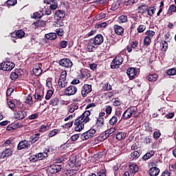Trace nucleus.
I'll list each match as a JSON object with an SVG mask.
<instances>
[{
    "label": "nucleus",
    "instance_id": "nucleus-1",
    "mask_svg": "<svg viewBox=\"0 0 176 176\" xmlns=\"http://www.w3.org/2000/svg\"><path fill=\"white\" fill-rule=\"evenodd\" d=\"M104 43V36L101 34H97L94 38H91L87 46V52L96 51V46H100Z\"/></svg>",
    "mask_w": 176,
    "mask_h": 176
},
{
    "label": "nucleus",
    "instance_id": "nucleus-2",
    "mask_svg": "<svg viewBox=\"0 0 176 176\" xmlns=\"http://www.w3.org/2000/svg\"><path fill=\"white\" fill-rule=\"evenodd\" d=\"M65 17V11L58 10L55 12V21L53 23V27L64 26V19Z\"/></svg>",
    "mask_w": 176,
    "mask_h": 176
},
{
    "label": "nucleus",
    "instance_id": "nucleus-3",
    "mask_svg": "<svg viewBox=\"0 0 176 176\" xmlns=\"http://www.w3.org/2000/svg\"><path fill=\"white\" fill-rule=\"evenodd\" d=\"M63 93L65 96L68 97L75 96L78 93V87L75 85H69L64 89Z\"/></svg>",
    "mask_w": 176,
    "mask_h": 176
},
{
    "label": "nucleus",
    "instance_id": "nucleus-4",
    "mask_svg": "<svg viewBox=\"0 0 176 176\" xmlns=\"http://www.w3.org/2000/svg\"><path fill=\"white\" fill-rule=\"evenodd\" d=\"M123 56H117L111 63V68L112 69H116V68H119V66L123 64Z\"/></svg>",
    "mask_w": 176,
    "mask_h": 176
},
{
    "label": "nucleus",
    "instance_id": "nucleus-5",
    "mask_svg": "<svg viewBox=\"0 0 176 176\" xmlns=\"http://www.w3.org/2000/svg\"><path fill=\"white\" fill-rule=\"evenodd\" d=\"M90 115H91L90 110H87L80 116H78L77 119L84 123V124H86V123L90 122Z\"/></svg>",
    "mask_w": 176,
    "mask_h": 176
},
{
    "label": "nucleus",
    "instance_id": "nucleus-6",
    "mask_svg": "<svg viewBox=\"0 0 176 176\" xmlns=\"http://www.w3.org/2000/svg\"><path fill=\"white\" fill-rule=\"evenodd\" d=\"M95 134H96V129L92 128L87 131L86 132L83 133L81 135L80 138L83 141H86L87 140H89V138L94 137Z\"/></svg>",
    "mask_w": 176,
    "mask_h": 176
},
{
    "label": "nucleus",
    "instance_id": "nucleus-7",
    "mask_svg": "<svg viewBox=\"0 0 176 176\" xmlns=\"http://www.w3.org/2000/svg\"><path fill=\"white\" fill-rule=\"evenodd\" d=\"M95 134H96V129L92 128L87 131L86 132L83 133L81 135L80 138L83 141H86L87 140H89V138L94 137Z\"/></svg>",
    "mask_w": 176,
    "mask_h": 176
},
{
    "label": "nucleus",
    "instance_id": "nucleus-8",
    "mask_svg": "<svg viewBox=\"0 0 176 176\" xmlns=\"http://www.w3.org/2000/svg\"><path fill=\"white\" fill-rule=\"evenodd\" d=\"M14 63L12 62H3L0 64V70L2 71H12L14 68Z\"/></svg>",
    "mask_w": 176,
    "mask_h": 176
},
{
    "label": "nucleus",
    "instance_id": "nucleus-9",
    "mask_svg": "<svg viewBox=\"0 0 176 176\" xmlns=\"http://www.w3.org/2000/svg\"><path fill=\"white\" fill-rule=\"evenodd\" d=\"M63 169V166L60 164H52L47 168V172L50 174H57V173H60Z\"/></svg>",
    "mask_w": 176,
    "mask_h": 176
},
{
    "label": "nucleus",
    "instance_id": "nucleus-10",
    "mask_svg": "<svg viewBox=\"0 0 176 176\" xmlns=\"http://www.w3.org/2000/svg\"><path fill=\"white\" fill-rule=\"evenodd\" d=\"M138 74V69L137 67H129L126 70V74L129 78L130 80H133V79H135V76Z\"/></svg>",
    "mask_w": 176,
    "mask_h": 176
},
{
    "label": "nucleus",
    "instance_id": "nucleus-11",
    "mask_svg": "<svg viewBox=\"0 0 176 176\" xmlns=\"http://www.w3.org/2000/svg\"><path fill=\"white\" fill-rule=\"evenodd\" d=\"M93 90L91 85L85 84L81 88V94L82 97H87V94H90Z\"/></svg>",
    "mask_w": 176,
    "mask_h": 176
},
{
    "label": "nucleus",
    "instance_id": "nucleus-12",
    "mask_svg": "<svg viewBox=\"0 0 176 176\" xmlns=\"http://www.w3.org/2000/svg\"><path fill=\"white\" fill-rule=\"evenodd\" d=\"M28 111L25 110H20L14 113V118L16 120H23L25 118H27Z\"/></svg>",
    "mask_w": 176,
    "mask_h": 176
},
{
    "label": "nucleus",
    "instance_id": "nucleus-13",
    "mask_svg": "<svg viewBox=\"0 0 176 176\" xmlns=\"http://www.w3.org/2000/svg\"><path fill=\"white\" fill-rule=\"evenodd\" d=\"M29 148H31V144H30V142L27 140H21L17 145L18 151H21L23 149H29Z\"/></svg>",
    "mask_w": 176,
    "mask_h": 176
},
{
    "label": "nucleus",
    "instance_id": "nucleus-14",
    "mask_svg": "<svg viewBox=\"0 0 176 176\" xmlns=\"http://www.w3.org/2000/svg\"><path fill=\"white\" fill-rule=\"evenodd\" d=\"M74 126L75 131L80 132L85 129V124L78 118L74 120Z\"/></svg>",
    "mask_w": 176,
    "mask_h": 176
},
{
    "label": "nucleus",
    "instance_id": "nucleus-15",
    "mask_svg": "<svg viewBox=\"0 0 176 176\" xmlns=\"http://www.w3.org/2000/svg\"><path fill=\"white\" fill-rule=\"evenodd\" d=\"M78 76L80 79H89V78H91V74L87 69H82L80 70V74Z\"/></svg>",
    "mask_w": 176,
    "mask_h": 176
},
{
    "label": "nucleus",
    "instance_id": "nucleus-16",
    "mask_svg": "<svg viewBox=\"0 0 176 176\" xmlns=\"http://www.w3.org/2000/svg\"><path fill=\"white\" fill-rule=\"evenodd\" d=\"M50 153V148H45L43 153H38L37 155V158L38 160H43L46 157H49V154Z\"/></svg>",
    "mask_w": 176,
    "mask_h": 176
},
{
    "label": "nucleus",
    "instance_id": "nucleus-17",
    "mask_svg": "<svg viewBox=\"0 0 176 176\" xmlns=\"http://www.w3.org/2000/svg\"><path fill=\"white\" fill-rule=\"evenodd\" d=\"M59 64L65 68H71L72 67V61L68 58H63L59 60Z\"/></svg>",
    "mask_w": 176,
    "mask_h": 176
},
{
    "label": "nucleus",
    "instance_id": "nucleus-18",
    "mask_svg": "<svg viewBox=\"0 0 176 176\" xmlns=\"http://www.w3.org/2000/svg\"><path fill=\"white\" fill-rule=\"evenodd\" d=\"M138 47V41L135 40L131 41L129 43V45L126 46V50L128 53H131L133 52V49H137Z\"/></svg>",
    "mask_w": 176,
    "mask_h": 176
},
{
    "label": "nucleus",
    "instance_id": "nucleus-19",
    "mask_svg": "<svg viewBox=\"0 0 176 176\" xmlns=\"http://www.w3.org/2000/svg\"><path fill=\"white\" fill-rule=\"evenodd\" d=\"M140 170L138 165L135 163H130L129 167V171L130 174H137V172Z\"/></svg>",
    "mask_w": 176,
    "mask_h": 176
},
{
    "label": "nucleus",
    "instance_id": "nucleus-20",
    "mask_svg": "<svg viewBox=\"0 0 176 176\" xmlns=\"http://www.w3.org/2000/svg\"><path fill=\"white\" fill-rule=\"evenodd\" d=\"M13 155V151L10 148H6L1 153H0V159H5V157H9Z\"/></svg>",
    "mask_w": 176,
    "mask_h": 176
},
{
    "label": "nucleus",
    "instance_id": "nucleus-21",
    "mask_svg": "<svg viewBox=\"0 0 176 176\" xmlns=\"http://www.w3.org/2000/svg\"><path fill=\"white\" fill-rule=\"evenodd\" d=\"M113 29L116 35L122 36L124 34V28L119 25H114Z\"/></svg>",
    "mask_w": 176,
    "mask_h": 176
},
{
    "label": "nucleus",
    "instance_id": "nucleus-22",
    "mask_svg": "<svg viewBox=\"0 0 176 176\" xmlns=\"http://www.w3.org/2000/svg\"><path fill=\"white\" fill-rule=\"evenodd\" d=\"M160 173V169L157 167H152L148 170L150 176H158Z\"/></svg>",
    "mask_w": 176,
    "mask_h": 176
},
{
    "label": "nucleus",
    "instance_id": "nucleus-23",
    "mask_svg": "<svg viewBox=\"0 0 176 176\" xmlns=\"http://www.w3.org/2000/svg\"><path fill=\"white\" fill-rule=\"evenodd\" d=\"M39 138H41V133H35L30 137L29 142H31V144H35V142L39 141Z\"/></svg>",
    "mask_w": 176,
    "mask_h": 176
},
{
    "label": "nucleus",
    "instance_id": "nucleus-24",
    "mask_svg": "<svg viewBox=\"0 0 176 176\" xmlns=\"http://www.w3.org/2000/svg\"><path fill=\"white\" fill-rule=\"evenodd\" d=\"M20 75H21V73H20V69H16L14 70V72H12L10 74V79L12 80H16Z\"/></svg>",
    "mask_w": 176,
    "mask_h": 176
},
{
    "label": "nucleus",
    "instance_id": "nucleus-25",
    "mask_svg": "<svg viewBox=\"0 0 176 176\" xmlns=\"http://www.w3.org/2000/svg\"><path fill=\"white\" fill-rule=\"evenodd\" d=\"M33 74L36 76H39L41 74H42V69H41V65L40 64H36L34 67L33 68Z\"/></svg>",
    "mask_w": 176,
    "mask_h": 176
},
{
    "label": "nucleus",
    "instance_id": "nucleus-26",
    "mask_svg": "<svg viewBox=\"0 0 176 176\" xmlns=\"http://www.w3.org/2000/svg\"><path fill=\"white\" fill-rule=\"evenodd\" d=\"M70 162L72 163V167H80V162H76V157L71 156L69 158Z\"/></svg>",
    "mask_w": 176,
    "mask_h": 176
},
{
    "label": "nucleus",
    "instance_id": "nucleus-27",
    "mask_svg": "<svg viewBox=\"0 0 176 176\" xmlns=\"http://www.w3.org/2000/svg\"><path fill=\"white\" fill-rule=\"evenodd\" d=\"M108 137H109L108 135V133H107L106 131L102 132V133H100L98 138H97V140L99 141L100 142H102V141H105V140H107V138H108Z\"/></svg>",
    "mask_w": 176,
    "mask_h": 176
},
{
    "label": "nucleus",
    "instance_id": "nucleus-28",
    "mask_svg": "<svg viewBox=\"0 0 176 176\" xmlns=\"http://www.w3.org/2000/svg\"><path fill=\"white\" fill-rule=\"evenodd\" d=\"M159 78V76L157 74H149L146 77V79L148 80V82H156Z\"/></svg>",
    "mask_w": 176,
    "mask_h": 176
},
{
    "label": "nucleus",
    "instance_id": "nucleus-29",
    "mask_svg": "<svg viewBox=\"0 0 176 176\" xmlns=\"http://www.w3.org/2000/svg\"><path fill=\"white\" fill-rule=\"evenodd\" d=\"M58 86L59 89H65L68 86V80H58Z\"/></svg>",
    "mask_w": 176,
    "mask_h": 176
},
{
    "label": "nucleus",
    "instance_id": "nucleus-30",
    "mask_svg": "<svg viewBox=\"0 0 176 176\" xmlns=\"http://www.w3.org/2000/svg\"><path fill=\"white\" fill-rule=\"evenodd\" d=\"M126 137H127V133H126L125 132L121 131V132H118L116 134V138L118 141H122V140H124L126 138Z\"/></svg>",
    "mask_w": 176,
    "mask_h": 176
},
{
    "label": "nucleus",
    "instance_id": "nucleus-31",
    "mask_svg": "<svg viewBox=\"0 0 176 176\" xmlns=\"http://www.w3.org/2000/svg\"><path fill=\"white\" fill-rule=\"evenodd\" d=\"M128 111L129 112V114H131V116H135L137 115L138 109L137 107L132 106L127 109Z\"/></svg>",
    "mask_w": 176,
    "mask_h": 176
},
{
    "label": "nucleus",
    "instance_id": "nucleus-32",
    "mask_svg": "<svg viewBox=\"0 0 176 176\" xmlns=\"http://www.w3.org/2000/svg\"><path fill=\"white\" fill-rule=\"evenodd\" d=\"M154 155L155 151H149L144 155H143L142 159L143 160H148V159H151V157H152V156H153Z\"/></svg>",
    "mask_w": 176,
    "mask_h": 176
},
{
    "label": "nucleus",
    "instance_id": "nucleus-33",
    "mask_svg": "<svg viewBox=\"0 0 176 176\" xmlns=\"http://www.w3.org/2000/svg\"><path fill=\"white\" fill-rule=\"evenodd\" d=\"M95 122L96 124H98V127H102V126H104V118L102 117H95Z\"/></svg>",
    "mask_w": 176,
    "mask_h": 176
},
{
    "label": "nucleus",
    "instance_id": "nucleus-34",
    "mask_svg": "<svg viewBox=\"0 0 176 176\" xmlns=\"http://www.w3.org/2000/svg\"><path fill=\"white\" fill-rule=\"evenodd\" d=\"M46 39L50 41H54L57 38V34L56 33H49L45 34Z\"/></svg>",
    "mask_w": 176,
    "mask_h": 176
},
{
    "label": "nucleus",
    "instance_id": "nucleus-35",
    "mask_svg": "<svg viewBox=\"0 0 176 176\" xmlns=\"http://www.w3.org/2000/svg\"><path fill=\"white\" fill-rule=\"evenodd\" d=\"M44 13L43 11H38V12H35L33 13V19H42L43 17Z\"/></svg>",
    "mask_w": 176,
    "mask_h": 176
},
{
    "label": "nucleus",
    "instance_id": "nucleus-36",
    "mask_svg": "<svg viewBox=\"0 0 176 176\" xmlns=\"http://www.w3.org/2000/svg\"><path fill=\"white\" fill-rule=\"evenodd\" d=\"M161 50L162 52H167L168 49V43L166 41H163L160 43Z\"/></svg>",
    "mask_w": 176,
    "mask_h": 176
},
{
    "label": "nucleus",
    "instance_id": "nucleus-37",
    "mask_svg": "<svg viewBox=\"0 0 176 176\" xmlns=\"http://www.w3.org/2000/svg\"><path fill=\"white\" fill-rule=\"evenodd\" d=\"M89 176H107V170L102 169L97 173V175L96 173H91Z\"/></svg>",
    "mask_w": 176,
    "mask_h": 176
},
{
    "label": "nucleus",
    "instance_id": "nucleus-38",
    "mask_svg": "<svg viewBox=\"0 0 176 176\" xmlns=\"http://www.w3.org/2000/svg\"><path fill=\"white\" fill-rule=\"evenodd\" d=\"M60 104V99L54 98L50 101V105L52 107H57Z\"/></svg>",
    "mask_w": 176,
    "mask_h": 176
},
{
    "label": "nucleus",
    "instance_id": "nucleus-39",
    "mask_svg": "<svg viewBox=\"0 0 176 176\" xmlns=\"http://www.w3.org/2000/svg\"><path fill=\"white\" fill-rule=\"evenodd\" d=\"M33 24L34 27H36V28H38V27H43L46 24V22L41 19H38L36 22H34Z\"/></svg>",
    "mask_w": 176,
    "mask_h": 176
},
{
    "label": "nucleus",
    "instance_id": "nucleus-40",
    "mask_svg": "<svg viewBox=\"0 0 176 176\" xmlns=\"http://www.w3.org/2000/svg\"><path fill=\"white\" fill-rule=\"evenodd\" d=\"M131 118V115L130 114V112L128 109H126L122 114V119H124V120H127L128 119H130Z\"/></svg>",
    "mask_w": 176,
    "mask_h": 176
},
{
    "label": "nucleus",
    "instance_id": "nucleus-41",
    "mask_svg": "<svg viewBox=\"0 0 176 176\" xmlns=\"http://www.w3.org/2000/svg\"><path fill=\"white\" fill-rule=\"evenodd\" d=\"M20 127L19 122H16L12 125H8L7 126L8 131H11V130H14V129H19Z\"/></svg>",
    "mask_w": 176,
    "mask_h": 176
},
{
    "label": "nucleus",
    "instance_id": "nucleus-42",
    "mask_svg": "<svg viewBox=\"0 0 176 176\" xmlns=\"http://www.w3.org/2000/svg\"><path fill=\"white\" fill-rule=\"evenodd\" d=\"M25 104H28V105H30V107H32V105L34 104V102L32 100V96L31 95H28L26 98H25Z\"/></svg>",
    "mask_w": 176,
    "mask_h": 176
},
{
    "label": "nucleus",
    "instance_id": "nucleus-43",
    "mask_svg": "<svg viewBox=\"0 0 176 176\" xmlns=\"http://www.w3.org/2000/svg\"><path fill=\"white\" fill-rule=\"evenodd\" d=\"M155 12H156L155 6L150 7L149 8H147V13H148V16H150L151 17H152V16H153V14Z\"/></svg>",
    "mask_w": 176,
    "mask_h": 176
},
{
    "label": "nucleus",
    "instance_id": "nucleus-44",
    "mask_svg": "<svg viewBox=\"0 0 176 176\" xmlns=\"http://www.w3.org/2000/svg\"><path fill=\"white\" fill-rule=\"evenodd\" d=\"M140 154L138 151H135L131 153V157L133 160H137L140 157Z\"/></svg>",
    "mask_w": 176,
    "mask_h": 176
},
{
    "label": "nucleus",
    "instance_id": "nucleus-45",
    "mask_svg": "<svg viewBox=\"0 0 176 176\" xmlns=\"http://www.w3.org/2000/svg\"><path fill=\"white\" fill-rule=\"evenodd\" d=\"M16 38H19L20 39H21V38H24L25 35V32L23 30H16Z\"/></svg>",
    "mask_w": 176,
    "mask_h": 176
},
{
    "label": "nucleus",
    "instance_id": "nucleus-46",
    "mask_svg": "<svg viewBox=\"0 0 176 176\" xmlns=\"http://www.w3.org/2000/svg\"><path fill=\"white\" fill-rule=\"evenodd\" d=\"M138 10L139 13H141L142 14H143V13L147 12L148 8L145 5H142L138 7Z\"/></svg>",
    "mask_w": 176,
    "mask_h": 176
},
{
    "label": "nucleus",
    "instance_id": "nucleus-47",
    "mask_svg": "<svg viewBox=\"0 0 176 176\" xmlns=\"http://www.w3.org/2000/svg\"><path fill=\"white\" fill-rule=\"evenodd\" d=\"M152 43V38L146 36L144 39V46H149Z\"/></svg>",
    "mask_w": 176,
    "mask_h": 176
},
{
    "label": "nucleus",
    "instance_id": "nucleus-48",
    "mask_svg": "<svg viewBox=\"0 0 176 176\" xmlns=\"http://www.w3.org/2000/svg\"><path fill=\"white\" fill-rule=\"evenodd\" d=\"M106 155H107V153L105 151H99L94 156H95V157H97L98 159H102V158L105 157Z\"/></svg>",
    "mask_w": 176,
    "mask_h": 176
},
{
    "label": "nucleus",
    "instance_id": "nucleus-49",
    "mask_svg": "<svg viewBox=\"0 0 176 176\" xmlns=\"http://www.w3.org/2000/svg\"><path fill=\"white\" fill-rule=\"evenodd\" d=\"M166 74L168 76H174V75H176V68L173 67L168 69Z\"/></svg>",
    "mask_w": 176,
    "mask_h": 176
},
{
    "label": "nucleus",
    "instance_id": "nucleus-50",
    "mask_svg": "<svg viewBox=\"0 0 176 176\" xmlns=\"http://www.w3.org/2000/svg\"><path fill=\"white\" fill-rule=\"evenodd\" d=\"M176 13V6L175 5H171L169 6L167 11V14H171V13Z\"/></svg>",
    "mask_w": 176,
    "mask_h": 176
},
{
    "label": "nucleus",
    "instance_id": "nucleus-51",
    "mask_svg": "<svg viewBox=\"0 0 176 176\" xmlns=\"http://www.w3.org/2000/svg\"><path fill=\"white\" fill-rule=\"evenodd\" d=\"M67 71L63 70L61 72L60 77H59V80H67Z\"/></svg>",
    "mask_w": 176,
    "mask_h": 176
},
{
    "label": "nucleus",
    "instance_id": "nucleus-52",
    "mask_svg": "<svg viewBox=\"0 0 176 176\" xmlns=\"http://www.w3.org/2000/svg\"><path fill=\"white\" fill-rule=\"evenodd\" d=\"M109 124H111V126H113L115 124H116V123H118V117H116V116H113L109 120Z\"/></svg>",
    "mask_w": 176,
    "mask_h": 176
},
{
    "label": "nucleus",
    "instance_id": "nucleus-53",
    "mask_svg": "<svg viewBox=\"0 0 176 176\" xmlns=\"http://www.w3.org/2000/svg\"><path fill=\"white\" fill-rule=\"evenodd\" d=\"M57 8H58V3L56 0H55L52 4H50V9H51V10H56Z\"/></svg>",
    "mask_w": 176,
    "mask_h": 176
},
{
    "label": "nucleus",
    "instance_id": "nucleus-54",
    "mask_svg": "<svg viewBox=\"0 0 176 176\" xmlns=\"http://www.w3.org/2000/svg\"><path fill=\"white\" fill-rule=\"evenodd\" d=\"M57 134H58V129H53L48 133V137L49 138H52V137H54V135H57Z\"/></svg>",
    "mask_w": 176,
    "mask_h": 176
},
{
    "label": "nucleus",
    "instance_id": "nucleus-55",
    "mask_svg": "<svg viewBox=\"0 0 176 176\" xmlns=\"http://www.w3.org/2000/svg\"><path fill=\"white\" fill-rule=\"evenodd\" d=\"M156 33L155 32V31L153 30H147L145 32V35H146V36H148V38H151L152 39V38H153L154 35H155Z\"/></svg>",
    "mask_w": 176,
    "mask_h": 176
},
{
    "label": "nucleus",
    "instance_id": "nucleus-56",
    "mask_svg": "<svg viewBox=\"0 0 176 176\" xmlns=\"http://www.w3.org/2000/svg\"><path fill=\"white\" fill-rule=\"evenodd\" d=\"M118 22L119 23H127V16L126 15H121L118 17Z\"/></svg>",
    "mask_w": 176,
    "mask_h": 176
},
{
    "label": "nucleus",
    "instance_id": "nucleus-57",
    "mask_svg": "<svg viewBox=\"0 0 176 176\" xmlns=\"http://www.w3.org/2000/svg\"><path fill=\"white\" fill-rule=\"evenodd\" d=\"M8 106L10 109H12V111H16V104H14V103L12 100L8 102Z\"/></svg>",
    "mask_w": 176,
    "mask_h": 176
},
{
    "label": "nucleus",
    "instance_id": "nucleus-58",
    "mask_svg": "<svg viewBox=\"0 0 176 176\" xmlns=\"http://www.w3.org/2000/svg\"><path fill=\"white\" fill-rule=\"evenodd\" d=\"M29 160H30V162H32V163H35V162H38V160L37 154L30 155L29 157Z\"/></svg>",
    "mask_w": 176,
    "mask_h": 176
},
{
    "label": "nucleus",
    "instance_id": "nucleus-59",
    "mask_svg": "<svg viewBox=\"0 0 176 176\" xmlns=\"http://www.w3.org/2000/svg\"><path fill=\"white\" fill-rule=\"evenodd\" d=\"M103 90H105L106 91H109L112 90V85H111L108 82L104 83V86H103Z\"/></svg>",
    "mask_w": 176,
    "mask_h": 176
},
{
    "label": "nucleus",
    "instance_id": "nucleus-60",
    "mask_svg": "<svg viewBox=\"0 0 176 176\" xmlns=\"http://www.w3.org/2000/svg\"><path fill=\"white\" fill-rule=\"evenodd\" d=\"M119 3L118 2H114L112 3L111 7L110 8V10L115 11V10H118V9H119Z\"/></svg>",
    "mask_w": 176,
    "mask_h": 176
},
{
    "label": "nucleus",
    "instance_id": "nucleus-61",
    "mask_svg": "<svg viewBox=\"0 0 176 176\" xmlns=\"http://www.w3.org/2000/svg\"><path fill=\"white\" fill-rule=\"evenodd\" d=\"M145 30H146V26L144 25H140L137 29V31L139 32V34H141V32H144Z\"/></svg>",
    "mask_w": 176,
    "mask_h": 176
},
{
    "label": "nucleus",
    "instance_id": "nucleus-62",
    "mask_svg": "<svg viewBox=\"0 0 176 176\" xmlns=\"http://www.w3.org/2000/svg\"><path fill=\"white\" fill-rule=\"evenodd\" d=\"M34 98L35 100H38V101H41L42 98H43V94L36 92L34 94Z\"/></svg>",
    "mask_w": 176,
    "mask_h": 176
},
{
    "label": "nucleus",
    "instance_id": "nucleus-63",
    "mask_svg": "<svg viewBox=\"0 0 176 176\" xmlns=\"http://www.w3.org/2000/svg\"><path fill=\"white\" fill-rule=\"evenodd\" d=\"M160 135H162L160 131H155L153 133V138L155 140H159V138H160Z\"/></svg>",
    "mask_w": 176,
    "mask_h": 176
},
{
    "label": "nucleus",
    "instance_id": "nucleus-64",
    "mask_svg": "<svg viewBox=\"0 0 176 176\" xmlns=\"http://www.w3.org/2000/svg\"><path fill=\"white\" fill-rule=\"evenodd\" d=\"M53 91L48 90L45 95V100H50L52 98V96H53Z\"/></svg>",
    "mask_w": 176,
    "mask_h": 176
}]
</instances>
